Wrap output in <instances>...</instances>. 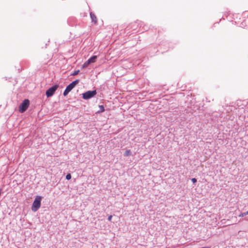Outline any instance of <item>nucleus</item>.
<instances>
[{
    "label": "nucleus",
    "mask_w": 248,
    "mask_h": 248,
    "mask_svg": "<svg viewBox=\"0 0 248 248\" xmlns=\"http://www.w3.org/2000/svg\"><path fill=\"white\" fill-rule=\"evenodd\" d=\"M30 104L28 99H25L18 107V111L20 113H24L29 108Z\"/></svg>",
    "instance_id": "obj_3"
},
{
    "label": "nucleus",
    "mask_w": 248,
    "mask_h": 248,
    "mask_svg": "<svg viewBox=\"0 0 248 248\" xmlns=\"http://www.w3.org/2000/svg\"><path fill=\"white\" fill-rule=\"evenodd\" d=\"M65 178H66V180H68L71 179V174L70 173L67 174L66 175Z\"/></svg>",
    "instance_id": "obj_12"
},
{
    "label": "nucleus",
    "mask_w": 248,
    "mask_h": 248,
    "mask_svg": "<svg viewBox=\"0 0 248 248\" xmlns=\"http://www.w3.org/2000/svg\"><path fill=\"white\" fill-rule=\"evenodd\" d=\"M90 16L92 19V21L94 23H97L96 17V16L93 13H90Z\"/></svg>",
    "instance_id": "obj_7"
},
{
    "label": "nucleus",
    "mask_w": 248,
    "mask_h": 248,
    "mask_svg": "<svg viewBox=\"0 0 248 248\" xmlns=\"http://www.w3.org/2000/svg\"><path fill=\"white\" fill-rule=\"evenodd\" d=\"M80 71L79 70L75 71L72 74V76H76L79 74Z\"/></svg>",
    "instance_id": "obj_11"
},
{
    "label": "nucleus",
    "mask_w": 248,
    "mask_h": 248,
    "mask_svg": "<svg viewBox=\"0 0 248 248\" xmlns=\"http://www.w3.org/2000/svg\"><path fill=\"white\" fill-rule=\"evenodd\" d=\"M96 94V90L88 91L82 93V98L85 100H88L95 96Z\"/></svg>",
    "instance_id": "obj_4"
},
{
    "label": "nucleus",
    "mask_w": 248,
    "mask_h": 248,
    "mask_svg": "<svg viewBox=\"0 0 248 248\" xmlns=\"http://www.w3.org/2000/svg\"><path fill=\"white\" fill-rule=\"evenodd\" d=\"M99 108H100V110L96 112V114H100L105 111V109L104 106L103 105H99Z\"/></svg>",
    "instance_id": "obj_8"
},
{
    "label": "nucleus",
    "mask_w": 248,
    "mask_h": 248,
    "mask_svg": "<svg viewBox=\"0 0 248 248\" xmlns=\"http://www.w3.org/2000/svg\"><path fill=\"white\" fill-rule=\"evenodd\" d=\"M97 57L96 55H93L90 57L84 64L82 65V68H86L89 66L91 63L94 62L96 61Z\"/></svg>",
    "instance_id": "obj_6"
},
{
    "label": "nucleus",
    "mask_w": 248,
    "mask_h": 248,
    "mask_svg": "<svg viewBox=\"0 0 248 248\" xmlns=\"http://www.w3.org/2000/svg\"><path fill=\"white\" fill-rule=\"evenodd\" d=\"M79 80L76 79L73 81L72 82L70 83L66 87L63 92V95L64 96L67 95V94L71 92L76 86L79 83Z\"/></svg>",
    "instance_id": "obj_2"
},
{
    "label": "nucleus",
    "mask_w": 248,
    "mask_h": 248,
    "mask_svg": "<svg viewBox=\"0 0 248 248\" xmlns=\"http://www.w3.org/2000/svg\"><path fill=\"white\" fill-rule=\"evenodd\" d=\"M42 197L41 196H37L32 204L31 210L33 212L37 211L41 206V201Z\"/></svg>",
    "instance_id": "obj_1"
},
{
    "label": "nucleus",
    "mask_w": 248,
    "mask_h": 248,
    "mask_svg": "<svg viewBox=\"0 0 248 248\" xmlns=\"http://www.w3.org/2000/svg\"><path fill=\"white\" fill-rule=\"evenodd\" d=\"M112 217V216L111 215L109 216L108 217V221H110L111 220Z\"/></svg>",
    "instance_id": "obj_14"
},
{
    "label": "nucleus",
    "mask_w": 248,
    "mask_h": 248,
    "mask_svg": "<svg viewBox=\"0 0 248 248\" xmlns=\"http://www.w3.org/2000/svg\"><path fill=\"white\" fill-rule=\"evenodd\" d=\"M59 87L58 84H55L46 91V94L47 97H50L53 95Z\"/></svg>",
    "instance_id": "obj_5"
},
{
    "label": "nucleus",
    "mask_w": 248,
    "mask_h": 248,
    "mask_svg": "<svg viewBox=\"0 0 248 248\" xmlns=\"http://www.w3.org/2000/svg\"><path fill=\"white\" fill-rule=\"evenodd\" d=\"M248 215V211L246 212L241 213L239 215V217H244L245 216Z\"/></svg>",
    "instance_id": "obj_10"
},
{
    "label": "nucleus",
    "mask_w": 248,
    "mask_h": 248,
    "mask_svg": "<svg viewBox=\"0 0 248 248\" xmlns=\"http://www.w3.org/2000/svg\"><path fill=\"white\" fill-rule=\"evenodd\" d=\"M191 181L192 182V183L193 184H195L197 182V180L196 178H193L191 179Z\"/></svg>",
    "instance_id": "obj_13"
},
{
    "label": "nucleus",
    "mask_w": 248,
    "mask_h": 248,
    "mask_svg": "<svg viewBox=\"0 0 248 248\" xmlns=\"http://www.w3.org/2000/svg\"><path fill=\"white\" fill-rule=\"evenodd\" d=\"M132 154V153L130 150H126L124 152V156H130Z\"/></svg>",
    "instance_id": "obj_9"
}]
</instances>
